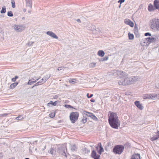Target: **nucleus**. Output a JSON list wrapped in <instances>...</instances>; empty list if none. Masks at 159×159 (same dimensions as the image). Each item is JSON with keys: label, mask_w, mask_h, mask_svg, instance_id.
<instances>
[{"label": "nucleus", "mask_w": 159, "mask_h": 159, "mask_svg": "<svg viewBox=\"0 0 159 159\" xmlns=\"http://www.w3.org/2000/svg\"><path fill=\"white\" fill-rule=\"evenodd\" d=\"M55 112H52L49 114V116L50 118H54L55 116Z\"/></svg>", "instance_id": "26"}, {"label": "nucleus", "mask_w": 159, "mask_h": 159, "mask_svg": "<svg viewBox=\"0 0 159 159\" xmlns=\"http://www.w3.org/2000/svg\"><path fill=\"white\" fill-rule=\"evenodd\" d=\"M86 121L87 120L86 119H83L82 120V121L84 123L86 122Z\"/></svg>", "instance_id": "44"}, {"label": "nucleus", "mask_w": 159, "mask_h": 159, "mask_svg": "<svg viewBox=\"0 0 159 159\" xmlns=\"http://www.w3.org/2000/svg\"><path fill=\"white\" fill-rule=\"evenodd\" d=\"M77 80L75 79H70L69 80V82L70 83L73 84L74 83H76Z\"/></svg>", "instance_id": "22"}, {"label": "nucleus", "mask_w": 159, "mask_h": 159, "mask_svg": "<svg viewBox=\"0 0 159 159\" xmlns=\"http://www.w3.org/2000/svg\"><path fill=\"white\" fill-rule=\"evenodd\" d=\"M64 67H60L58 68L57 70H61L62 68H63Z\"/></svg>", "instance_id": "43"}, {"label": "nucleus", "mask_w": 159, "mask_h": 159, "mask_svg": "<svg viewBox=\"0 0 159 159\" xmlns=\"http://www.w3.org/2000/svg\"><path fill=\"white\" fill-rule=\"evenodd\" d=\"M25 159H30L29 158H26Z\"/></svg>", "instance_id": "51"}, {"label": "nucleus", "mask_w": 159, "mask_h": 159, "mask_svg": "<svg viewBox=\"0 0 159 159\" xmlns=\"http://www.w3.org/2000/svg\"><path fill=\"white\" fill-rule=\"evenodd\" d=\"M18 78V77L16 76L15 78L12 79L11 80L12 82H15L16 79Z\"/></svg>", "instance_id": "39"}, {"label": "nucleus", "mask_w": 159, "mask_h": 159, "mask_svg": "<svg viewBox=\"0 0 159 159\" xmlns=\"http://www.w3.org/2000/svg\"><path fill=\"white\" fill-rule=\"evenodd\" d=\"M157 38V36L155 35H153L151 38H147V39L148 42H149V44L152 42H154L155 41Z\"/></svg>", "instance_id": "10"}, {"label": "nucleus", "mask_w": 159, "mask_h": 159, "mask_svg": "<svg viewBox=\"0 0 159 159\" xmlns=\"http://www.w3.org/2000/svg\"><path fill=\"white\" fill-rule=\"evenodd\" d=\"M7 15L9 16H12L13 14L11 11H10L7 12Z\"/></svg>", "instance_id": "33"}, {"label": "nucleus", "mask_w": 159, "mask_h": 159, "mask_svg": "<svg viewBox=\"0 0 159 159\" xmlns=\"http://www.w3.org/2000/svg\"><path fill=\"white\" fill-rule=\"evenodd\" d=\"M155 7L157 9H159V0H155L154 2Z\"/></svg>", "instance_id": "16"}, {"label": "nucleus", "mask_w": 159, "mask_h": 159, "mask_svg": "<svg viewBox=\"0 0 159 159\" xmlns=\"http://www.w3.org/2000/svg\"><path fill=\"white\" fill-rule=\"evenodd\" d=\"M90 101L92 102H95V100L93 99H91L90 100Z\"/></svg>", "instance_id": "47"}, {"label": "nucleus", "mask_w": 159, "mask_h": 159, "mask_svg": "<svg viewBox=\"0 0 159 159\" xmlns=\"http://www.w3.org/2000/svg\"><path fill=\"white\" fill-rule=\"evenodd\" d=\"M76 149L77 148L76 146L75 145H74L72 146L71 149L72 151H76Z\"/></svg>", "instance_id": "31"}, {"label": "nucleus", "mask_w": 159, "mask_h": 159, "mask_svg": "<svg viewBox=\"0 0 159 159\" xmlns=\"http://www.w3.org/2000/svg\"><path fill=\"white\" fill-rule=\"evenodd\" d=\"M47 34L53 38L56 39H57L58 38L57 36L52 31H48L47 32Z\"/></svg>", "instance_id": "13"}, {"label": "nucleus", "mask_w": 159, "mask_h": 159, "mask_svg": "<svg viewBox=\"0 0 159 159\" xmlns=\"http://www.w3.org/2000/svg\"><path fill=\"white\" fill-rule=\"evenodd\" d=\"M125 0H119L118 1V3H120V4L123 2H125Z\"/></svg>", "instance_id": "42"}, {"label": "nucleus", "mask_w": 159, "mask_h": 159, "mask_svg": "<svg viewBox=\"0 0 159 159\" xmlns=\"http://www.w3.org/2000/svg\"><path fill=\"white\" fill-rule=\"evenodd\" d=\"M157 136L158 137V138H159V131H158L157 132Z\"/></svg>", "instance_id": "48"}, {"label": "nucleus", "mask_w": 159, "mask_h": 159, "mask_svg": "<svg viewBox=\"0 0 159 159\" xmlns=\"http://www.w3.org/2000/svg\"><path fill=\"white\" fill-rule=\"evenodd\" d=\"M143 97L144 99H150V96L149 94H147L143 95Z\"/></svg>", "instance_id": "21"}, {"label": "nucleus", "mask_w": 159, "mask_h": 159, "mask_svg": "<svg viewBox=\"0 0 159 159\" xmlns=\"http://www.w3.org/2000/svg\"><path fill=\"white\" fill-rule=\"evenodd\" d=\"M150 97V99H153L156 97V94H149Z\"/></svg>", "instance_id": "28"}, {"label": "nucleus", "mask_w": 159, "mask_h": 159, "mask_svg": "<svg viewBox=\"0 0 159 159\" xmlns=\"http://www.w3.org/2000/svg\"><path fill=\"white\" fill-rule=\"evenodd\" d=\"M125 23L126 24L129 25L132 27H133L134 26L133 22L128 19H125Z\"/></svg>", "instance_id": "11"}, {"label": "nucleus", "mask_w": 159, "mask_h": 159, "mask_svg": "<svg viewBox=\"0 0 159 159\" xmlns=\"http://www.w3.org/2000/svg\"><path fill=\"white\" fill-rule=\"evenodd\" d=\"M84 113L87 116L89 117H90L94 120L97 119L96 117L92 113L85 111H84Z\"/></svg>", "instance_id": "9"}, {"label": "nucleus", "mask_w": 159, "mask_h": 159, "mask_svg": "<svg viewBox=\"0 0 159 159\" xmlns=\"http://www.w3.org/2000/svg\"><path fill=\"white\" fill-rule=\"evenodd\" d=\"M120 7V5L119 6V7Z\"/></svg>", "instance_id": "52"}, {"label": "nucleus", "mask_w": 159, "mask_h": 159, "mask_svg": "<svg viewBox=\"0 0 159 159\" xmlns=\"http://www.w3.org/2000/svg\"><path fill=\"white\" fill-rule=\"evenodd\" d=\"M65 107L67 108H74L73 107H72V106H71L70 105H65Z\"/></svg>", "instance_id": "36"}, {"label": "nucleus", "mask_w": 159, "mask_h": 159, "mask_svg": "<svg viewBox=\"0 0 159 159\" xmlns=\"http://www.w3.org/2000/svg\"><path fill=\"white\" fill-rule=\"evenodd\" d=\"M105 53L102 50H100V57H103L105 55Z\"/></svg>", "instance_id": "30"}, {"label": "nucleus", "mask_w": 159, "mask_h": 159, "mask_svg": "<svg viewBox=\"0 0 159 159\" xmlns=\"http://www.w3.org/2000/svg\"><path fill=\"white\" fill-rule=\"evenodd\" d=\"M55 151L54 149L53 148H51L50 149V152L52 154H53L54 152Z\"/></svg>", "instance_id": "38"}, {"label": "nucleus", "mask_w": 159, "mask_h": 159, "mask_svg": "<svg viewBox=\"0 0 159 159\" xmlns=\"http://www.w3.org/2000/svg\"><path fill=\"white\" fill-rule=\"evenodd\" d=\"M8 114V113H4L3 114L0 115V116L1 117H3L4 116H7Z\"/></svg>", "instance_id": "34"}, {"label": "nucleus", "mask_w": 159, "mask_h": 159, "mask_svg": "<svg viewBox=\"0 0 159 159\" xmlns=\"http://www.w3.org/2000/svg\"><path fill=\"white\" fill-rule=\"evenodd\" d=\"M135 105L139 109H143V107L142 106L139 101H136L134 102Z\"/></svg>", "instance_id": "15"}, {"label": "nucleus", "mask_w": 159, "mask_h": 159, "mask_svg": "<svg viewBox=\"0 0 159 159\" xmlns=\"http://www.w3.org/2000/svg\"><path fill=\"white\" fill-rule=\"evenodd\" d=\"M37 80H34L33 79H31L29 80V81L28 82V84H31L33 83L36 82L37 81Z\"/></svg>", "instance_id": "19"}, {"label": "nucleus", "mask_w": 159, "mask_h": 159, "mask_svg": "<svg viewBox=\"0 0 159 159\" xmlns=\"http://www.w3.org/2000/svg\"><path fill=\"white\" fill-rule=\"evenodd\" d=\"M128 36L129 39H134V36L133 34L129 33L128 34Z\"/></svg>", "instance_id": "27"}, {"label": "nucleus", "mask_w": 159, "mask_h": 159, "mask_svg": "<svg viewBox=\"0 0 159 159\" xmlns=\"http://www.w3.org/2000/svg\"><path fill=\"white\" fill-rule=\"evenodd\" d=\"M109 58L108 56H106L105 57L100 58V61H107Z\"/></svg>", "instance_id": "20"}, {"label": "nucleus", "mask_w": 159, "mask_h": 159, "mask_svg": "<svg viewBox=\"0 0 159 159\" xmlns=\"http://www.w3.org/2000/svg\"><path fill=\"white\" fill-rule=\"evenodd\" d=\"M3 156V154L2 153H0V159L2 158Z\"/></svg>", "instance_id": "45"}, {"label": "nucleus", "mask_w": 159, "mask_h": 159, "mask_svg": "<svg viewBox=\"0 0 159 159\" xmlns=\"http://www.w3.org/2000/svg\"><path fill=\"white\" fill-rule=\"evenodd\" d=\"M18 84V83L17 82H15L12 84L10 86V89H13Z\"/></svg>", "instance_id": "18"}, {"label": "nucleus", "mask_w": 159, "mask_h": 159, "mask_svg": "<svg viewBox=\"0 0 159 159\" xmlns=\"http://www.w3.org/2000/svg\"><path fill=\"white\" fill-rule=\"evenodd\" d=\"M6 8L5 6L2 7V10L1 11V13H4L6 12Z\"/></svg>", "instance_id": "29"}, {"label": "nucleus", "mask_w": 159, "mask_h": 159, "mask_svg": "<svg viewBox=\"0 0 159 159\" xmlns=\"http://www.w3.org/2000/svg\"><path fill=\"white\" fill-rule=\"evenodd\" d=\"M11 5L13 8H15L16 7L15 3L14 0H11Z\"/></svg>", "instance_id": "32"}, {"label": "nucleus", "mask_w": 159, "mask_h": 159, "mask_svg": "<svg viewBox=\"0 0 159 159\" xmlns=\"http://www.w3.org/2000/svg\"><path fill=\"white\" fill-rule=\"evenodd\" d=\"M112 75L115 77H119L121 78L124 77H126L127 76V74L122 70H115L112 71Z\"/></svg>", "instance_id": "4"}, {"label": "nucleus", "mask_w": 159, "mask_h": 159, "mask_svg": "<svg viewBox=\"0 0 159 159\" xmlns=\"http://www.w3.org/2000/svg\"><path fill=\"white\" fill-rule=\"evenodd\" d=\"M158 138V137L157 135H154L151 138V140L152 141L155 140L157 139Z\"/></svg>", "instance_id": "25"}, {"label": "nucleus", "mask_w": 159, "mask_h": 159, "mask_svg": "<svg viewBox=\"0 0 159 159\" xmlns=\"http://www.w3.org/2000/svg\"><path fill=\"white\" fill-rule=\"evenodd\" d=\"M108 121L111 126L114 129H118L120 125V122L116 114L114 112L109 114Z\"/></svg>", "instance_id": "1"}, {"label": "nucleus", "mask_w": 159, "mask_h": 159, "mask_svg": "<svg viewBox=\"0 0 159 159\" xmlns=\"http://www.w3.org/2000/svg\"><path fill=\"white\" fill-rule=\"evenodd\" d=\"M91 156L94 159H99V156L97 155L96 152L94 150L92 151Z\"/></svg>", "instance_id": "12"}, {"label": "nucleus", "mask_w": 159, "mask_h": 159, "mask_svg": "<svg viewBox=\"0 0 159 159\" xmlns=\"http://www.w3.org/2000/svg\"><path fill=\"white\" fill-rule=\"evenodd\" d=\"M14 27L15 30L18 32L22 31L25 29V26L22 25H15Z\"/></svg>", "instance_id": "7"}, {"label": "nucleus", "mask_w": 159, "mask_h": 159, "mask_svg": "<svg viewBox=\"0 0 159 159\" xmlns=\"http://www.w3.org/2000/svg\"><path fill=\"white\" fill-rule=\"evenodd\" d=\"M148 10L150 11H153L154 7L152 5L149 4L148 6Z\"/></svg>", "instance_id": "24"}, {"label": "nucleus", "mask_w": 159, "mask_h": 159, "mask_svg": "<svg viewBox=\"0 0 159 159\" xmlns=\"http://www.w3.org/2000/svg\"><path fill=\"white\" fill-rule=\"evenodd\" d=\"M144 35L146 36H151V34L149 33H146Z\"/></svg>", "instance_id": "41"}, {"label": "nucleus", "mask_w": 159, "mask_h": 159, "mask_svg": "<svg viewBox=\"0 0 159 159\" xmlns=\"http://www.w3.org/2000/svg\"><path fill=\"white\" fill-rule=\"evenodd\" d=\"M95 63H91L89 64V66L90 67H93L95 66Z\"/></svg>", "instance_id": "37"}, {"label": "nucleus", "mask_w": 159, "mask_h": 159, "mask_svg": "<svg viewBox=\"0 0 159 159\" xmlns=\"http://www.w3.org/2000/svg\"><path fill=\"white\" fill-rule=\"evenodd\" d=\"M139 78L137 76H131L128 77V75L126 77H124L121 79L118 82L119 85H126L133 84V83L138 80Z\"/></svg>", "instance_id": "2"}, {"label": "nucleus", "mask_w": 159, "mask_h": 159, "mask_svg": "<svg viewBox=\"0 0 159 159\" xmlns=\"http://www.w3.org/2000/svg\"><path fill=\"white\" fill-rule=\"evenodd\" d=\"M157 98L159 99V94H156V97Z\"/></svg>", "instance_id": "46"}, {"label": "nucleus", "mask_w": 159, "mask_h": 159, "mask_svg": "<svg viewBox=\"0 0 159 159\" xmlns=\"http://www.w3.org/2000/svg\"><path fill=\"white\" fill-rule=\"evenodd\" d=\"M99 51H98V55H99Z\"/></svg>", "instance_id": "49"}, {"label": "nucleus", "mask_w": 159, "mask_h": 159, "mask_svg": "<svg viewBox=\"0 0 159 159\" xmlns=\"http://www.w3.org/2000/svg\"><path fill=\"white\" fill-rule=\"evenodd\" d=\"M149 25L152 29H156L157 31H159V19L155 18L151 19Z\"/></svg>", "instance_id": "3"}, {"label": "nucleus", "mask_w": 159, "mask_h": 159, "mask_svg": "<svg viewBox=\"0 0 159 159\" xmlns=\"http://www.w3.org/2000/svg\"><path fill=\"white\" fill-rule=\"evenodd\" d=\"M77 21H80V19H78V20H77Z\"/></svg>", "instance_id": "50"}, {"label": "nucleus", "mask_w": 159, "mask_h": 159, "mask_svg": "<svg viewBox=\"0 0 159 159\" xmlns=\"http://www.w3.org/2000/svg\"><path fill=\"white\" fill-rule=\"evenodd\" d=\"M87 96L88 98H90L93 96V94H89V93H87Z\"/></svg>", "instance_id": "40"}, {"label": "nucleus", "mask_w": 159, "mask_h": 159, "mask_svg": "<svg viewBox=\"0 0 159 159\" xmlns=\"http://www.w3.org/2000/svg\"><path fill=\"white\" fill-rule=\"evenodd\" d=\"M124 147L121 145H118L116 146L113 148L114 152L116 154H120L123 152Z\"/></svg>", "instance_id": "6"}, {"label": "nucleus", "mask_w": 159, "mask_h": 159, "mask_svg": "<svg viewBox=\"0 0 159 159\" xmlns=\"http://www.w3.org/2000/svg\"><path fill=\"white\" fill-rule=\"evenodd\" d=\"M140 43L142 46H148L149 45V43L148 42L146 38L141 39Z\"/></svg>", "instance_id": "8"}, {"label": "nucleus", "mask_w": 159, "mask_h": 159, "mask_svg": "<svg viewBox=\"0 0 159 159\" xmlns=\"http://www.w3.org/2000/svg\"><path fill=\"white\" fill-rule=\"evenodd\" d=\"M103 151V148L102 147L101 144L100 143V154H101V153Z\"/></svg>", "instance_id": "35"}, {"label": "nucleus", "mask_w": 159, "mask_h": 159, "mask_svg": "<svg viewBox=\"0 0 159 159\" xmlns=\"http://www.w3.org/2000/svg\"><path fill=\"white\" fill-rule=\"evenodd\" d=\"M79 116V113L78 112H71L69 116V118L71 123H74L78 120Z\"/></svg>", "instance_id": "5"}, {"label": "nucleus", "mask_w": 159, "mask_h": 159, "mask_svg": "<svg viewBox=\"0 0 159 159\" xmlns=\"http://www.w3.org/2000/svg\"><path fill=\"white\" fill-rule=\"evenodd\" d=\"M57 101H55V102H53L52 101H51L49 102L48 103L47 105L48 107H50L51 105H52L54 106H55L57 105Z\"/></svg>", "instance_id": "17"}, {"label": "nucleus", "mask_w": 159, "mask_h": 159, "mask_svg": "<svg viewBox=\"0 0 159 159\" xmlns=\"http://www.w3.org/2000/svg\"><path fill=\"white\" fill-rule=\"evenodd\" d=\"M131 159H140V155L138 153L134 154L131 156Z\"/></svg>", "instance_id": "14"}, {"label": "nucleus", "mask_w": 159, "mask_h": 159, "mask_svg": "<svg viewBox=\"0 0 159 159\" xmlns=\"http://www.w3.org/2000/svg\"><path fill=\"white\" fill-rule=\"evenodd\" d=\"M24 117L22 115H19L18 117L16 118V119L18 121L21 120L23 119H24Z\"/></svg>", "instance_id": "23"}]
</instances>
